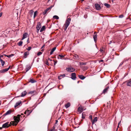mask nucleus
<instances>
[{"mask_svg":"<svg viewBox=\"0 0 131 131\" xmlns=\"http://www.w3.org/2000/svg\"><path fill=\"white\" fill-rule=\"evenodd\" d=\"M55 130L54 129H52L50 130V131H53L54 130Z\"/></svg>","mask_w":131,"mask_h":131,"instance_id":"bf43d9fd","label":"nucleus"},{"mask_svg":"<svg viewBox=\"0 0 131 131\" xmlns=\"http://www.w3.org/2000/svg\"><path fill=\"white\" fill-rule=\"evenodd\" d=\"M83 108L82 106L79 107L78 108V112L79 113H81L83 111Z\"/></svg>","mask_w":131,"mask_h":131,"instance_id":"6e6552de","label":"nucleus"},{"mask_svg":"<svg viewBox=\"0 0 131 131\" xmlns=\"http://www.w3.org/2000/svg\"><path fill=\"white\" fill-rule=\"evenodd\" d=\"M58 122V121L57 120H56V124Z\"/></svg>","mask_w":131,"mask_h":131,"instance_id":"680f3d73","label":"nucleus"},{"mask_svg":"<svg viewBox=\"0 0 131 131\" xmlns=\"http://www.w3.org/2000/svg\"><path fill=\"white\" fill-rule=\"evenodd\" d=\"M48 61H51L52 60L51 59H50V58H48Z\"/></svg>","mask_w":131,"mask_h":131,"instance_id":"09e8293b","label":"nucleus"},{"mask_svg":"<svg viewBox=\"0 0 131 131\" xmlns=\"http://www.w3.org/2000/svg\"><path fill=\"white\" fill-rule=\"evenodd\" d=\"M35 91H31L29 92V94H33L34 93Z\"/></svg>","mask_w":131,"mask_h":131,"instance_id":"a19ab883","label":"nucleus"},{"mask_svg":"<svg viewBox=\"0 0 131 131\" xmlns=\"http://www.w3.org/2000/svg\"><path fill=\"white\" fill-rule=\"evenodd\" d=\"M12 112V111L11 110H9L7 111L6 113H5L3 115L4 116H5L6 115H8L10 114H11Z\"/></svg>","mask_w":131,"mask_h":131,"instance_id":"9d476101","label":"nucleus"},{"mask_svg":"<svg viewBox=\"0 0 131 131\" xmlns=\"http://www.w3.org/2000/svg\"><path fill=\"white\" fill-rule=\"evenodd\" d=\"M109 88V86H108L103 91V93L104 94L105 93L107 92Z\"/></svg>","mask_w":131,"mask_h":131,"instance_id":"ddd939ff","label":"nucleus"},{"mask_svg":"<svg viewBox=\"0 0 131 131\" xmlns=\"http://www.w3.org/2000/svg\"><path fill=\"white\" fill-rule=\"evenodd\" d=\"M14 121H12L9 124V122H7L3 125L2 127L3 128H7L11 125L16 126V116H14Z\"/></svg>","mask_w":131,"mask_h":131,"instance_id":"f257e3e1","label":"nucleus"},{"mask_svg":"<svg viewBox=\"0 0 131 131\" xmlns=\"http://www.w3.org/2000/svg\"><path fill=\"white\" fill-rule=\"evenodd\" d=\"M29 82L33 83L36 82V81L33 79H30Z\"/></svg>","mask_w":131,"mask_h":131,"instance_id":"393cba45","label":"nucleus"},{"mask_svg":"<svg viewBox=\"0 0 131 131\" xmlns=\"http://www.w3.org/2000/svg\"><path fill=\"white\" fill-rule=\"evenodd\" d=\"M97 117H96L94 118L93 121H92V124L93 125L94 124L96 123L97 121Z\"/></svg>","mask_w":131,"mask_h":131,"instance_id":"4468645a","label":"nucleus"},{"mask_svg":"<svg viewBox=\"0 0 131 131\" xmlns=\"http://www.w3.org/2000/svg\"><path fill=\"white\" fill-rule=\"evenodd\" d=\"M26 91H24L22 92L21 93V96H25L26 94Z\"/></svg>","mask_w":131,"mask_h":131,"instance_id":"412c9836","label":"nucleus"},{"mask_svg":"<svg viewBox=\"0 0 131 131\" xmlns=\"http://www.w3.org/2000/svg\"><path fill=\"white\" fill-rule=\"evenodd\" d=\"M53 18H54L57 19H59V18L58 16H57V15H54V16H53Z\"/></svg>","mask_w":131,"mask_h":131,"instance_id":"473e14b6","label":"nucleus"},{"mask_svg":"<svg viewBox=\"0 0 131 131\" xmlns=\"http://www.w3.org/2000/svg\"><path fill=\"white\" fill-rule=\"evenodd\" d=\"M44 51V49H42V50H41V51Z\"/></svg>","mask_w":131,"mask_h":131,"instance_id":"338daca9","label":"nucleus"},{"mask_svg":"<svg viewBox=\"0 0 131 131\" xmlns=\"http://www.w3.org/2000/svg\"><path fill=\"white\" fill-rule=\"evenodd\" d=\"M71 78L73 80H75L76 78V73H73L71 74Z\"/></svg>","mask_w":131,"mask_h":131,"instance_id":"423d86ee","label":"nucleus"},{"mask_svg":"<svg viewBox=\"0 0 131 131\" xmlns=\"http://www.w3.org/2000/svg\"><path fill=\"white\" fill-rule=\"evenodd\" d=\"M124 17V16L123 15H121L119 16V17L120 18H122Z\"/></svg>","mask_w":131,"mask_h":131,"instance_id":"49530a36","label":"nucleus"},{"mask_svg":"<svg viewBox=\"0 0 131 131\" xmlns=\"http://www.w3.org/2000/svg\"><path fill=\"white\" fill-rule=\"evenodd\" d=\"M83 113H82V118L83 119H84L85 118V117L84 116H83Z\"/></svg>","mask_w":131,"mask_h":131,"instance_id":"603ef678","label":"nucleus"},{"mask_svg":"<svg viewBox=\"0 0 131 131\" xmlns=\"http://www.w3.org/2000/svg\"><path fill=\"white\" fill-rule=\"evenodd\" d=\"M14 107L15 108L16 107V103Z\"/></svg>","mask_w":131,"mask_h":131,"instance_id":"052dcab7","label":"nucleus"},{"mask_svg":"<svg viewBox=\"0 0 131 131\" xmlns=\"http://www.w3.org/2000/svg\"><path fill=\"white\" fill-rule=\"evenodd\" d=\"M45 46V45H43L41 48V49H42Z\"/></svg>","mask_w":131,"mask_h":131,"instance_id":"13d9d810","label":"nucleus"},{"mask_svg":"<svg viewBox=\"0 0 131 131\" xmlns=\"http://www.w3.org/2000/svg\"><path fill=\"white\" fill-rule=\"evenodd\" d=\"M56 49V47H54L51 50L50 53V55H51L52 54V53L54 52V51Z\"/></svg>","mask_w":131,"mask_h":131,"instance_id":"a211bd4d","label":"nucleus"},{"mask_svg":"<svg viewBox=\"0 0 131 131\" xmlns=\"http://www.w3.org/2000/svg\"><path fill=\"white\" fill-rule=\"evenodd\" d=\"M41 27V23L40 22H38L37 26L36 28L37 30H38V31L40 29Z\"/></svg>","mask_w":131,"mask_h":131,"instance_id":"1a4fd4ad","label":"nucleus"},{"mask_svg":"<svg viewBox=\"0 0 131 131\" xmlns=\"http://www.w3.org/2000/svg\"><path fill=\"white\" fill-rule=\"evenodd\" d=\"M0 61L1 62V63L2 66H3L5 64L4 61L3 60L1 59H0Z\"/></svg>","mask_w":131,"mask_h":131,"instance_id":"cd10ccee","label":"nucleus"},{"mask_svg":"<svg viewBox=\"0 0 131 131\" xmlns=\"http://www.w3.org/2000/svg\"><path fill=\"white\" fill-rule=\"evenodd\" d=\"M47 12V11L45 9L43 13V14L44 15H46V14Z\"/></svg>","mask_w":131,"mask_h":131,"instance_id":"4c0bfd02","label":"nucleus"},{"mask_svg":"<svg viewBox=\"0 0 131 131\" xmlns=\"http://www.w3.org/2000/svg\"><path fill=\"white\" fill-rule=\"evenodd\" d=\"M104 5H105V6L106 7L108 8H109L110 7V5L109 4L107 3H105L104 4Z\"/></svg>","mask_w":131,"mask_h":131,"instance_id":"72a5a7b5","label":"nucleus"},{"mask_svg":"<svg viewBox=\"0 0 131 131\" xmlns=\"http://www.w3.org/2000/svg\"><path fill=\"white\" fill-rule=\"evenodd\" d=\"M3 57V55L0 56V59H1V57Z\"/></svg>","mask_w":131,"mask_h":131,"instance_id":"5fc2aeb1","label":"nucleus"},{"mask_svg":"<svg viewBox=\"0 0 131 131\" xmlns=\"http://www.w3.org/2000/svg\"><path fill=\"white\" fill-rule=\"evenodd\" d=\"M89 119H91V121H92V116L91 115H90L89 117Z\"/></svg>","mask_w":131,"mask_h":131,"instance_id":"37998d69","label":"nucleus"},{"mask_svg":"<svg viewBox=\"0 0 131 131\" xmlns=\"http://www.w3.org/2000/svg\"><path fill=\"white\" fill-rule=\"evenodd\" d=\"M86 63H87L86 62H85V63H84V62H82V63H80V64L81 65H85L86 64Z\"/></svg>","mask_w":131,"mask_h":131,"instance_id":"ea45409f","label":"nucleus"},{"mask_svg":"<svg viewBox=\"0 0 131 131\" xmlns=\"http://www.w3.org/2000/svg\"><path fill=\"white\" fill-rule=\"evenodd\" d=\"M127 86L131 87V79L126 82Z\"/></svg>","mask_w":131,"mask_h":131,"instance_id":"0eeeda50","label":"nucleus"},{"mask_svg":"<svg viewBox=\"0 0 131 131\" xmlns=\"http://www.w3.org/2000/svg\"><path fill=\"white\" fill-rule=\"evenodd\" d=\"M70 106V104L69 103H68L65 104V107L66 108H68Z\"/></svg>","mask_w":131,"mask_h":131,"instance_id":"5701e85b","label":"nucleus"},{"mask_svg":"<svg viewBox=\"0 0 131 131\" xmlns=\"http://www.w3.org/2000/svg\"><path fill=\"white\" fill-rule=\"evenodd\" d=\"M28 34L27 33L25 32L23 35V37L22 38V40H23L27 37Z\"/></svg>","mask_w":131,"mask_h":131,"instance_id":"9b49d317","label":"nucleus"},{"mask_svg":"<svg viewBox=\"0 0 131 131\" xmlns=\"http://www.w3.org/2000/svg\"><path fill=\"white\" fill-rule=\"evenodd\" d=\"M111 42H112V41H110V43H109V44H110Z\"/></svg>","mask_w":131,"mask_h":131,"instance_id":"774afa93","label":"nucleus"},{"mask_svg":"<svg viewBox=\"0 0 131 131\" xmlns=\"http://www.w3.org/2000/svg\"><path fill=\"white\" fill-rule=\"evenodd\" d=\"M55 126H53V127H52V128H53V129H54V130H55Z\"/></svg>","mask_w":131,"mask_h":131,"instance_id":"864d4df0","label":"nucleus"},{"mask_svg":"<svg viewBox=\"0 0 131 131\" xmlns=\"http://www.w3.org/2000/svg\"><path fill=\"white\" fill-rule=\"evenodd\" d=\"M97 36L96 35H95L93 36V38L95 41L97 40Z\"/></svg>","mask_w":131,"mask_h":131,"instance_id":"4be33fe9","label":"nucleus"},{"mask_svg":"<svg viewBox=\"0 0 131 131\" xmlns=\"http://www.w3.org/2000/svg\"><path fill=\"white\" fill-rule=\"evenodd\" d=\"M13 12L16 13V5L15 4V6H14V8H13Z\"/></svg>","mask_w":131,"mask_h":131,"instance_id":"c9c22d12","label":"nucleus"},{"mask_svg":"<svg viewBox=\"0 0 131 131\" xmlns=\"http://www.w3.org/2000/svg\"><path fill=\"white\" fill-rule=\"evenodd\" d=\"M23 69V68L21 66H18L17 69L18 70H22Z\"/></svg>","mask_w":131,"mask_h":131,"instance_id":"a878e982","label":"nucleus"},{"mask_svg":"<svg viewBox=\"0 0 131 131\" xmlns=\"http://www.w3.org/2000/svg\"><path fill=\"white\" fill-rule=\"evenodd\" d=\"M2 127H0V130L2 129Z\"/></svg>","mask_w":131,"mask_h":131,"instance_id":"0e129e2a","label":"nucleus"},{"mask_svg":"<svg viewBox=\"0 0 131 131\" xmlns=\"http://www.w3.org/2000/svg\"><path fill=\"white\" fill-rule=\"evenodd\" d=\"M22 104L21 102V101H19L18 102H17V106L18 105H21Z\"/></svg>","mask_w":131,"mask_h":131,"instance_id":"c756f323","label":"nucleus"},{"mask_svg":"<svg viewBox=\"0 0 131 131\" xmlns=\"http://www.w3.org/2000/svg\"><path fill=\"white\" fill-rule=\"evenodd\" d=\"M10 66H9L8 68H6L5 69H3L1 70H0V73H4L6 72L9 69H10Z\"/></svg>","mask_w":131,"mask_h":131,"instance_id":"20e7f679","label":"nucleus"},{"mask_svg":"<svg viewBox=\"0 0 131 131\" xmlns=\"http://www.w3.org/2000/svg\"><path fill=\"white\" fill-rule=\"evenodd\" d=\"M84 0H80V1L82 2H83L84 1Z\"/></svg>","mask_w":131,"mask_h":131,"instance_id":"69168bd1","label":"nucleus"},{"mask_svg":"<svg viewBox=\"0 0 131 131\" xmlns=\"http://www.w3.org/2000/svg\"><path fill=\"white\" fill-rule=\"evenodd\" d=\"M37 11H35L34 13V18L35 17H36V15L37 14Z\"/></svg>","mask_w":131,"mask_h":131,"instance_id":"7c9ffc66","label":"nucleus"},{"mask_svg":"<svg viewBox=\"0 0 131 131\" xmlns=\"http://www.w3.org/2000/svg\"><path fill=\"white\" fill-rule=\"evenodd\" d=\"M3 13L2 12L0 13V17H1Z\"/></svg>","mask_w":131,"mask_h":131,"instance_id":"8fccbe9b","label":"nucleus"},{"mask_svg":"<svg viewBox=\"0 0 131 131\" xmlns=\"http://www.w3.org/2000/svg\"><path fill=\"white\" fill-rule=\"evenodd\" d=\"M68 72H73L75 71V69L71 67L66 68Z\"/></svg>","mask_w":131,"mask_h":131,"instance_id":"7ed1b4c3","label":"nucleus"},{"mask_svg":"<svg viewBox=\"0 0 131 131\" xmlns=\"http://www.w3.org/2000/svg\"><path fill=\"white\" fill-rule=\"evenodd\" d=\"M59 57H60V58L61 59H62V58H63L64 57V56L62 55H59L58 56V59H59Z\"/></svg>","mask_w":131,"mask_h":131,"instance_id":"c85d7f7f","label":"nucleus"},{"mask_svg":"<svg viewBox=\"0 0 131 131\" xmlns=\"http://www.w3.org/2000/svg\"><path fill=\"white\" fill-rule=\"evenodd\" d=\"M75 57L76 59H79V56L77 55H76L75 56Z\"/></svg>","mask_w":131,"mask_h":131,"instance_id":"a18cd8bd","label":"nucleus"},{"mask_svg":"<svg viewBox=\"0 0 131 131\" xmlns=\"http://www.w3.org/2000/svg\"><path fill=\"white\" fill-rule=\"evenodd\" d=\"M23 44V41H20L18 43V45L19 46H21Z\"/></svg>","mask_w":131,"mask_h":131,"instance_id":"2f4dec72","label":"nucleus"},{"mask_svg":"<svg viewBox=\"0 0 131 131\" xmlns=\"http://www.w3.org/2000/svg\"><path fill=\"white\" fill-rule=\"evenodd\" d=\"M121 123V121H120V122H119V123H118V125H119V124H120Z\"/></svg>","mask_w":131,"mask_h":131,"instance_id":"4d7b16f0","label":"nucleus"},{"mask_svg":"<svg viewBox=\"0 0 131 131\" xmlns=\"http://www.w3.org/2000/svg\"><path fill=\"white\" fill-rule=\"evenodd\" d=\"M42 52H39L38 53H37V55L38 56H39L41 55L42 54Z\"/></svg>","mask_w":131,"mask_h":131,"instance_id":"58836bf2","label":"nucleus"},{"mask_svg":"<svg viewBox=\"0 0 131 131\" xmlns=\"http://www.w3.org/2000/svg\"><path fill=\"white\" fill-rule=\"evenodd\" d=\"M46 64L47 65H48V66H49V63H48V61H47L46 62Z\"/></svg>","mask_w":131,"mask_h":131,"instance_id":"de8ad7c7","label":"nucleus"},{"mask_svg":"<svg viewBox=\"0 0 131 131\" xmlns=\"http://www.w3.org/2000/svg\"><path fill=\"white\" fill-rule=\"evenodd\" d=\"M52 6H51L47 8V9H46V10H47V11H48L49 10H50V9L52 7Z\"/></svg>","mask_w":131,"mask_h":131,"instance_id":"e433bc0d","label":"nucleus"},{"mask_svg":"<svg viewBox=\"0 0 131 131\" xmlns=\"http://www.w3.org/2000/svg\"><path fill=\"white\" fill-rule=\"evenodd\" d=\"M123 63V62H121L119 65V66H121L122 65Z\"/></svg>","mask_w":131,"mask_h":131,"instance_id":"3c124183","label":"nucleus"},{"mask_svg":"<svg viewBox=\"0 0 131 131\" xmlns=\"http://www.w3.org/2000/svg\"><path fill=\"white\" fill-rule=\"evenodd\" d=\"M100 51L102 52L103 51V50H101V49L100 50Z\"/></svg>","mask_w":131,"mask_h":131,"instance_id":"e2e57ef3","label":"nucleus"},{"mask_svg":"<svg viewBox=\"0 0 131 131\" xmlns=\"http://www.w3.org/2000/svg\"><path fill=\"white\" fill-rule=\"evenodd\" d=\"M78 77L79 78L82 80H84L85 78L82 75H78Z\"/></svg>","mask_w":131,"mask_h":131,"instance_id":"f3484780","label":"nucleus"},{"mask_svg":"<svg viewBox=\"0 0 131 131\" xmlns=\"http://www.w3.org/2000/svg\"><path fill=\"white\" fill-rule=\"evenodd\" d=\"M31 47H29L27 49L29 51L31 49Z\"/></svg>","mask_w":131,"mask_h":131,"instance_id":"79ce46f5","label":"nucleus"},{"mask_svg":"<svg viewBox=\"0 0 131 131\" xmlns=\"http://www.w3.org/2000/svg\"><path fill=\"white\" fill-rule=\"evenodd\" d=\"M71 20V19L70 17L67 19L66 21L65 24L64 25V30L65 31L67 30L68 27L69 26Z\"/></svg>","mask_w":131,"mask_h":131,"instance_id":"f03ea898","label":"nucleus"},{"mask_svg":"<svg viewBox=\"0 0 131 131\" xmlns=\"http://www.w3.org/2000/svg\"><path fill=\"white\" fill-rule=\"evenodd\" d=\"M65 76V75L64 74H61L59 76H58V79H60L61 78V77H62V78H63Z\"/></svg>","mask_w":131,"mask_h":131,"instance_id":"6ab92c4d","label":"nucleus"},{"mask_svg":"<svg viewBox=\"0 0 131 131\" xmlns=\"http://www.w3.org/2000/svg\"><path fill=\"white\" fill-rule=\"evenodd\" d=\"M20 116L21 115H17V124L19 121L20 120Z\"/></svg>","mask_w":131,"mask_h":131,"instance_id":"dca6fc26","label":"nucleus"},{"mask_svg":"<svg viewBox=\"0 0 131 131\" xmlns=\"http://www.w3.org/2000/svg\"><path fill=\"white\" fill-rule=\"evenodd\" d=\"M45 29V26H43L40 29V32H41L42 31H43V30H44Z\"/></svg>","mask_w":131,"mask_h":131,"instance_id":"bb28decb","label":"nucleus"},{"mask_svg":"<svg viewBox=\"0 0 131 131\" xmlns=\"http://www.w3.org/2000/svg\"><path fill=\"white\" fill-rule=\"evenodd\" d=\"M32 112V111L30 110H29L26 111L24 113L25 114H27V115H28L30 114Z\"/></svg>","mask_w":131,"mask_h":131,"instance_id":"f8f14e48","label":"nucleus"},{"mask_svg":"<svg viewBox=\"0 0 131 131\" xmlns=\"http://www.w3.org/2000/svg\"><path fill=\"white\" fill-rule=\"evenodd\" d=\"M54 63V66H55L56 64L57 63V61L56 60V61H54L53 60Z\"/></svg>","mask_w":131,"mask_h":131,"instance_id":"c03bdc74","label":"nucleus"},{"mask_svg":"<svg viewBox=\"0 0 131 131\" xmlns=\"http://www.w3.org/2000/svg\"><path fill=\"white\" fill-rule=\"evenodd\" d=\"M34 13V11L32 10H31L30 11L29 13L31 17Z\"/></svg>","mask_w":131,"mask_h":131,"instance_id":"b1692460","label":"nucleus"},{"mask_svg":"<svg viewBox=\"0 0 131 131\" xmlns=\"http://www.w3.org/2000/svg\"><path fill=\"white\" fill-rule=\"evenodd\" d=\"M31 68V67L30 66H29L26 69V72L28 71Z\"/></svg>","mask_w":131,"mask_h":131,"instance_id":"f704fd0d","label":"nucleus"},{"mask_svg":"<svg viewBox=\"0 0 131 131\" xmlns=\"http://www.w3.org/2000/svg\"><path fill=\"white\" fill-rule=\"evenodd\" d=\"M14 54H10L9 55L4 54V56L9 58H10V57H12V56H14Z\"/></svg>","mask_w":131,"mask_h":131,"instance_id":"aec40b11","label":"nucleus"},{"mask_svg":"<svg viewBox=\"0 0 131 131\" xmlns=\"http://www.w3.org/2000/svg\"><path fill=\"white\" fill-rule=\"evenodd\" d=\"M84 17L85 18H86V17H87V16L86 15H84Z\"/></svg>","mask_w":131,"mask_h":131,"instance_id":"6e6d98bb","label":"nucleus"},{"mask_svg":"<svg viewBox=\"0 0 131 131\" xmlns=\"http://www.w3.org/2000/svg\"><path fill=\"white\" fill-rule=\"evenodd\" d=\"M28 51H27L25 52L24 55L23 57L24 58H26L27 57V56L28 55Z\"/></svg>","mask_w":131,"mask_h":131,"instance_id":"2eb2a0df","label":"nucleus"},{"mask_svg":"<svg viewBox=\"0 0 131 131\" xmlns=\"http://www.w3.org/2000/svg\"><path fill=\"white\" fill-rule=\"evenodd\" d=\"M95 7L96 9L97 10H100L101 8V7L100 5L98 4H96L95 5Z\"/></svg>","mask_w":131,"mask_h":131,"instance_id":"39448f33","label":"nucleus"}]
</instances>
